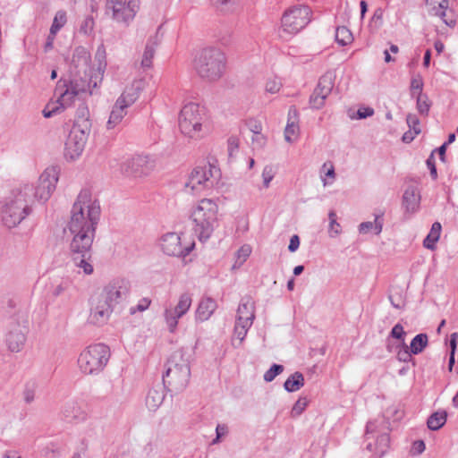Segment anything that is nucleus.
<instances>
[{"label":"nucleus","mask_w":458,"mask_h":458,"mask_svg":"<svg viewBox=\"0 0 458 458\" xmlns=\"http://www.w3.org/2000/svg\"><path fill=\"white\" fill-rule=\"evenodd\" d=\"M130 106L125 104L124 100L117 98L112 107L109 118L106 122V129L113 130L117 127L127 114V108Z\"/></svg>","instance_id":"nucleus-23"},{"label":"nucleus","mask_w":458,"mask_h":458,"mask_svg":"<svg viewBox=\"0 0 458 458\" xmlns=\"http://www.w3.org/2000/svg\"><path fill=\"white\" fill-rule=\"evenodd\" d=\"M358 230L361 234H367L370 232H373L375 234L378 235L383 230V219L381 216H376L374 221L360 223Z\"/></svg>","instance_id":"nucleus-31"},{"label":"nucleus","mask_w":458,"mask_h":458,"mask_svg":"<svg viewBox=\"0 0 458 458\" xmlns=\"http://www.w3.org/2000/svg\"><path fill=\"white\" fill-rule=\"evenodd\" d=\"M55 95L65 109L70 106L73 103L75 98L78 97L64 81L58 82L55 89Z\"/></svg>","instance_id":"nucleus-27"},{"label":"nucleus","mask_w":458,"mask_h":458,"mask_svg":"<svg viewBox=\"0 0 458 458\" xmlns=\"http://www.w3.org/2000/svg\"><path fill=\"white\" fill-rule=\"evenodd\" d=\"M144 87V80L140 78H135L128 85H126L123 93L118 98L124 100L125 104L131 106L138 99Z\"/></svg>","instance_id":"nucleus-21"},{"label":"nucleus","mask_w":458,"mask_h":458,"mask_svg":"<svg viewBox=\"0 0 458 458\" xmlns=\"http://www.w3.org/2000/svg\"><path fill=\"white\" fill-rule=\"evenodd\" d=\"M427 4L435 10V14L439 16L445 15V11L447 8V0H427Z\"/></svg>","instance_id":"nucleus-53"},{"label":"nucleus","mask_w":458,"mask_h":458,"mask_svg":"<svg viewBox=\"0 0 458 458\" xmlns=\"http://www.w3.org/2000/svg\"><path fill=\"white\" fill-rule=\"evenodd\" d=\"M72 255V262L73 265L82 270L84 275L89 276L93 274L94 267L89 260V251L90 249H88L86 251H74L72 248L70 247Z\"/></svg>","instance_id":"nucleus-25"},{"label":"nucleus","mask_w":458,"mask_h":458,"mask_svg":"<svg viewBox=\"0 0 458 458\" xmlns=\"http://www.w3.org/2000/svg\"><path fill=\"white\" fill-rule=\"evenodd\" d=\"M423 80L421 75L417 74L412 77L411 81V91L413 96L422 94Z\"/></svg>","instance_id":"nucleus-55"},{"label":"nucleus","mask_w":458,"mask_h":458,"mask_svg":"<svg viewBox=\"0 0 458 458\" xmlns=\"http://www.w3.org/2000/svg\"><path fill=\"white\" fill-rule=\"evenodd\" d=\"M334 75L331 72L324 74L318 81L317 88L315 89L318 94H322L328 97L334 88Z\"/></svg>","instance_id":"nucleus-38"},{"label":"nucleus","mask_w":458,"mask_h":458,"mask_svg":"<svg viewBox=\"0 0 458 458\" xmlns=\"http://www.w3.org/2000/svg\"><path fill=\"white\" fill-rule=\"evenodd\" d=\"M309 404V400L307 397H300L295 403L293 404L292 410H291V417L292 418H297L300 415L302 414V412L306 410L307 406Z\"/></svg>","instance_id":"nucleus-51"},{"label":"nucleus","mask_w":458,"mask_h":458,"mask_svg":"<svg viewBox=\"0 0 458 458\" xmlns=\"http://www.w3.org/2000/svg\"><path fill=\"white\" fill-rule=\"evenodd\" d=\"M319 177L323 187H328L334 184L336 174L335 172V166L331 162H326L323 164L319 170Z\"/></svg>","instance_id":"nucleus-32"},{"label":"nucleus","mask_w":458,"mask_h":458,"mask_svg":"<svg viewBox=\"0 0 458 458\" xmlns=\"http://www.w3.org/2000/svg\"><path fill=\"white\" fill-rule=\"evenodd\" d=\"M276 174V171L273 165H267L264 166L261 172L262 189L267 190L270 187Z\"/></svg>","instance_id":"nucleus-46"},{"label":"nucleus","mask_w":458,"mask_h":458,"mask_svg":"<svg viewBox=\"0 0 458 458\" xmlns=\"http://www.w3.org/2000/svg\"><path fill=\"white\" fill-rule=\"evenodd\" d=\"M299 135V114L294 106H291L288 110L287 123L284 130V139L287 143L292 144L298 140Z\"/></svg>","instance_id":"nucleus-20"},{"label":"nucleus","mask_w":458,"mask_h":458,"mask_svg":"<svg viewBox=\"0 0 458 458\" xmlns=\"http://www.w3.org/2000/svg\"><path fill=\"white\" fill-rule=\"evenodd\" d=\"M29 334V320L25 317L13 318L4 335V344L7 350L17 353L23 350Z\"/></svg>","instance_id":"nucleus-10"},{"label":"nucleus","mask_w":458,"mask_h":458,"mask_svg":"<svg viewBox=\"0 0 458 458\" xmlns=\"http://www.w3.org/2000/svg\"><path fill=\"white\" fill-rule=\"evenodd\" d=\"M32 191V184H20L1 200L0 222L4 227L15 228L32 213L30 204Z\"/></svg>","instance_id":"nucleus-2"},{"label":"nucleus","mask_w":458,"mask_h":458,"mask_svg":"<svg viewBox=\"0 0 458 458\" xmlns=\"http://www.w3.org/2000/svg\"><path fill=\"white\" fill-rule=\"evenodd\" d=\"M327 98V97H326L322 94H318V91L314 90V92L312 93V95L310 96V106L313 108L320 109L321 107L324 106Z\"/></svg>","instance_id":"nucleus-56"},{"label":"nucleus","mask_w":458,"mask_h":458,"mask_svg":"<svg viewBox=\"0 0 458 458\" xmlns=\"http://www.w3.org/2000/svg\"><path fill=\"white\" fill-rule=\"evenodd\" d=\"M100 216L99 201L90 191L81 190L72 207L68 223V230L72 236L71 248L74 251L83 252L91 249Z\"/></svg>","instance_id":"nucleus-1"},{"label":"nucleus","mask_w":458,"mask_h":458,"mask_svg":"<svg viewBox=\"0 0 458 458\" xmlns=\"http://www.w3.org/2000/svg\"><path fill=\"white\" fill-rule=\"evenodd\" d=\"M155 55V46L154 44L148 43L145 47L142 59H141V66L144 68H150L152 66V60Z\"/></svg>","instance_id":"nucleus-50"},{"label":"nucleus","mask_w":458,"mask_h":458,"mask_svg":"<svg viewBox=\"0 0 458 458\" xmlns=\"http://www.w3.org/2000/svg\"><path fill=\"white\" fill-rule=\"evenodd\" d=\"M403 204L409 213H415L419 210L420 195L415 187H409L405 190L403 197Z\"/></svg>","instance_id":"nucleus-26"},{"label":"nucleus","mask_w":458,"mask_h":458,"mask_svg":"<svg viewBox=\"0 0 458 458\" xmlns=\"http://www.w3.org/2000/svg\"><path fill=\"white\" fill-rule=\"evenodd\" d=\"M192 304V293L189 292L182 293L176 301L171 304L175 310H177L183 316L188 313Z\"/></svg>","instance_id":"nucleus-36"},{"label":"nucleus","mask_w":458,"mask_h":458,"mask_svg":"<svg viewBox=\"0 0 458 458\" xmlns=\"http://www.w3.org/2000/svg\"><path fill=\"white\" fill-rule=\"evenodd\" d=\"M90 63V54L83 47H76L73 51L71 65L78 74L83 72L87 76L89 64Z\"/></svg>","instance_id":"nucleus-22"},{"label":"nucleus","mask_w":458,"mask_h":458,"mask_svg":"<svg viewBox=\"0 0 458 458\" xmlns=\"http://www.w3.org/2000/svg\"><path fill=\"white\" fill-rule=\"evenodd\" d=\"M441 229H442V226H441L440 223L435 222L432 225L428 234L427 235V237L425 238V240L423 242V246L426 249H428L431 250L436 249V243L439 240V237L441 234Z\"/></svg>","instance_id":"nucleus-37"},{"label":"nucleus","mask_w":458,"mask_h":458,"mask_svg":"<svg viewBox=\"0 0 458 458\" xmlns=\"http://www.w3.org/2000/svg\"><path fill=\"white\" fill-rule=\"evenodd\" d=\"M56 35L57 33H53V31L49 30V33L47 36L46 41L43 46L45 53H48L54 49Z\"/></svg>","instance_id":"nucleus-63"},{"label":"nucleus","mask_w":458,"mask_h":458,"mask_svg":"<svg viewBox=\"0 0 458 458\" xmlns=\"http://www.w3.org/2000/svg\"><path fill=\"white\" fill-rule=\"evenodd\" d=\"M113 310L114 309L111 306L95 294L90 299L88 323L92 326L102 327L108 322Z\"/></svg>","instance_id":"nucleus-18"},{"label":"nucleus","mask_w":458,"mask_h":458,"mask_svg":"<svg viewBox=\"0 0 458 458\" xmlns=\"http://www.w3.org/2000/svg\"><path fill=\"white\" fill-rule=\"evenodd\" d=\"M83 121L90 123L89 111L86 106L81 105L77 109V116L74 123H82Z\"/></svg>","instance_id":"nucleus-60"},{"label":"nucleus","mask_w":458,"mask_h":458,"mask_svg":"<svg viewBox=\"0 0 458 458\" xmlns=\"http://www.w3.org/2000/svg\"><path fill=\"white\" fill-rule=\"evenodd\" d=\"M329 225L328 235L331 238H335L341 233V225L337 222V216L335 211H330L328 214Z\"/></svg>","instance_id":"nucleus-47"},{"label":"nucleus","mask_w":458,"mask_h":458,"mask_svg":"<svg viewBox=\"0 0 458 458\" xmlns=\"http://www.w3.org/2000/svg\"><path fill=\"white\" fill-rule=\"evenodd\" d=\"M221 176L220 169L216 165L208 163L196 166L189 174L184 184L186 193L198 195L208 191L217 184Z\"/></svg>","instance_id":"nucleus-8"},{"label":"nucleus","mask_w":458,"mask_h":458,"mask_svg":"<svg viewBox=\"0 0 458 458\" xmlns=\"http://www.w3.org/2000/svg\"><path fill=\"white\" fill-rule=\"evenodd\" d=\"M193 65L199 77L208 81H216L225 73L226 56L219 47H206L196 54Z\"/></svg>","instance_id":"nucleus-3"},{"label":"nucleus","mask_w":458,"mask_h":458,"mask_svg":"<svg viewBox=\"0 0 458 458\" xmlns=\"http://www.w3.org/2000/svg\"><path fill=\"white\" fill-rule=\"evenodd\" d=\"M90 130L91 123L83 121L73 123L64 144V155L66 160L74 161L81 156Z\"/></svg>","instance_id":"nucleus-9"},{"label":"nucleus","mask_w":458,"mask_h":458,"mask_svg":"<svg viewBox=\"0 0 458 458\" xmlns=\"http://www.w3.org/2000/svg\"><path fill=\"white\" fill-rule=\"evenodd\" d=\"M304 385V377L301 373L295 372L284 382V388L288 392H296Z\"/></svg>","instance_id":"nucleus-42"},{"label":"nucleus","mask_w":458,"mask_h":458,"mask_svg":"<svg viewBox=\"0 0 458 458\" xmlns=\"http://www.w3.org/2000/svg\"><path fill=\"white\" fill-rule=\"evenodd\" d=\"M411 355H413L408 345L405 343L401 344L400 349L397 351L396 358L398 360L403 362H409L411 359Z\"/></svg>","instance_id":"nucleus-57"},{"label":"nucleus","mask_w":458,"mask_h":458,"mask_svg":"<svg viewBox=\"0 0 458 458\" xmlns=\"http://www.w3.org/2000/svg\"><path fill=\"white\" fill-rule=\"evenodd\" d=\"M311 10L307 5H295L287 9L281 19L283 32L297 34L311 21Z\"/></svg>","instance_id":"nucleus-11"},{"label":"nucleus","mask_w":458,"mask_h":458,"mask_svg":"<svg viewBox=\"0 0 458 458\" xmlns=\"http://www.w3.org/2000/svg\"><path fill=\"white\" fill-rule=\"evenodd\" d=\"M163 317L168 331L174 333L177 328L179 319L182 318L183 315L170 304L165 309Z\"/></svg>","instance_id":"nucleus-30"},{"label":"nucleus","mask_w":458,"mask_h":458,"mask_svg":"<svg viewBox=\"0 0 458 458\" xmlns=\"http://www.w3.org/2000/svg\"><path fill=\"white\" fill-rule=\"evenodd\" d=\"M405 335L406 332L401 324H396L391 330V336L401 341V344L405 343Z\"/></svg>","instance_id":"nucleus-62"},{"label":"nucleus","mask_w":458,"mask_h":458,"mask_svg":"<svg viewBox=\"0 0 458 458\" xmlns=\"http://www.w3.org/2000/svg\"><path fill=\"white\" fill-rule=\"evenodd\" d=\"M430 107L428 98L425 94L417 95V108L421 114H427Z\"/></svg>","instance_id":"nucleus-54"},{"label":"nucleus","mask_w":458,"mask_h":458,"mask_svg":"<svg viewBox=\"0 0 458 458\" xmlns=\"http://www.w3.org/2000/svg\"><path fill=\"white\" fill-rule=\"evenodd\" d=\"M63 414L68 420L84 419L85 414L81 408L73 402L68 403L63 409Z\"/></svg>","instance_id":"nucleus-39"},{"label":"nucleus","mask_w":458,"mask_h":458,"mask_svg":"<svg viewBox=\"0 0 458 458\" xmlns=\"http://www.w3.org/2000/svg\"><path fill=\"white\" fill-rule=\"evenodd\" d=\"M151 301L148 298H142L139 301L137 306L135 308L131 309V313L133 314L136 311H144L148 309Z\"/></svg>","instance_id":"nucleus-64"},{"label":"nucleus","mask_w":458,"mask_h":458,"mask_svg":"<svg viewBox=\"0 0 458 458\" xmlns=\"http://www.w3.org/2000/svg\"><path fill=\"white\" fill-rule=\"evenodd\" d=\"M110 349L105 344H92L79 354L77 366L86 376H96L104 370L110 359Z\"/></svg>","instance_id":"nucleus-7"},{"label":"nucleus","mask_w":458,"mask_h":458,"mask_svg":"<svg viewBox=\"0 0 458 458\" xmlns=\"http://www.w3.org/2000/svg\"><path fill=\"white\" fill-rule=\"evenodd\" d=\"M161 250L167 256L185 257L194 249L193 239H186L184 233H166L160 238Z\"/></svg>","instance_id":"nucleus-13"},{"label":"nucleus","mask_w":458,"mask_h":458,"mask_svg":"<svg viewBox=\"0 0 458 458\" xmlns=\"http://www.w3.org/2000/svg\"><path fill=\"white\" fill-rule=\"evenodd\" d=\"M94 19L90 16H87L81 21L79 31L81 34L89 36L94 31Z\"/></svg>","instance_id":"nucleus-52"},{"label":"nucleus","mask_w":458,"mask_h":458,"mask_svg":"<svg viewBox=\"0 0 458 458\" xmlns=\"http://www.w3.org/2000/svg\"><path fill=\"white\" fill-rule=\"evenodd\" d=\"M240 146V139L237 136H231L227 140V150L230 157L237 154Z\"/></svg>","instance_id":"nucleus-59"},{"label":"nucleus","mask_w":458,"mask_h":458,"mask_svg":"<svg viewBox=\"0 0 458 458\" xmlns=\"http://www.w3.org/2000/svg\"><path fill=\"white\" fill-rule=\"evenodd\" d=\"M165 393L162 387L151 388L146 396V406L150 411H156L163 403Z\"/></svg>","instance_id":"nucleus-29"},{"label":"nucleus","mask_w":458,"mask_h":458,"mask_svg":"<svg viewBox=\"0 0 458 458\" xmlns=\"http://www.w3.org/2000/svg\"><path fill=\"white\" fill-rule=\"evenodd\" d=\"M284 370V367L282 365L274 364L266 373L264 374V380L267 382H271L274 378L282 373Z\"/></svg>","instance_id":"nucleus-58"},{"label":"nucleus","mask_w":458,"mask_h":458,"mask_svg":"<svg viewBox=\"0 0 458 458\" xmlns=\"http://www.w3.org/2000/svg\"><path fill=\"white\" fill-rule=\"evenodd\" d=\"M211 5L222 13H233L241 3V0H209Z\"/></svg>","instance_id":"nucleus-33"},{"label":"nucleus","mask_w":458,"mask_h":458,"mask_svg":"<svg viewBox=\"0 0 458 458\" xmlns=\"http://www.w3.org/2000/svg\"><path fill=\"white\" fill-rule=\"evenodd\" d=\"M178 125L181 133L191 140H200L208 133L205 110L196 103L183 106L179 114Z\"/></svg>","instance_id":"nucleus-4"},{"label":"nucleus","mask_w":458,"mask_h":458,"mask_svg":"<svg viewBox=\"0 0 458 458\" xmlns=\"http://www.w3.org/2000/svg\"><path fill=\"white\" fill-rule=\"evenodd\" d=\"M127 293L126 283L123 279H115L107 284L96 295L105 301L113 309Z\"/></svg>","instance_id":"nucleus-19"},{"label":"nucleus","mask_w":458,"mask_h":458,"mask_svg":"<svg viewBox=\"0 0 458 458\" xmlns=\"http://www.w3.org/2000/svg\"><path fill=\"white\" fill-rule=\"evenodd\" d=\"M335 40L341 46H348L352 43L353 36L348 28L341 26L335 30Z\"/></svg>","instance_id":"nucleus-44"},{"label":"nucleus","mask_w":458,"mask_h":458,"mask_svg":"<svg viewBox=\"0 0 458 458\" xmlns=\"http://www.w3.org/2000/svg\"><path fill=\"white\" fill-rule=\"evenodd\" d=\"M140 0H106V14L117 23L128 25L140 10Z\"/></svg>","instance_id":"nucleus-12"},{"label":"nucleus","mask_w":458,"mask_h":458,"mask_svg":"<svg viewBox=\"0 0 458 458\" xmlns=\"http://www.w3.org/2000/svg\"><path fill=\"white\" fill-rule=\"evenodd\" d=\"M106 49L100 44L94 54V58L89 64L87 76L90 78V84L93 88H98L103 81L107 66Z\"/></svg>","instance_id":"nucleus-16"},{"label":"nucleus","mask_w":458,"mask_h":458,"mask_svg":"<svg viewBox=\"0 0 458 458\" xmlns=\"http://www.w3.org/2000/svg\"><path fill=\"white\" fill-rule=\"evenodd\" d=\"M406 122L410 129L414 131V134H419L420 132V121L415 114H409L406 117Z\"/></svg>","instance_id":"nucleus-61"},{"label":"nucleus","mask_w":458,"mask_h":458,"mask_svg":"<svg viewBox=\"0 0 458 458\" xmlns=\"http://www.w3.org/2000/svg\"><path fill=\"white\" fill-rule=\"evenodd\" d=\"M106 49L100 44L94 54V58L89 64L87 76L90 78V84L93 88H98L103 81L107 66Z\"/></svg>","instance_id":"nucleus-17"},{"label":"nucleus","mask_w":458,"mask_h":458,"mask_svg":"<svg viewBox=\"0 0 458 458\" xmlns=\"http://www.w3.org/2000/svg\"><path fill=\"white\" fill-rule=\"evenodd\" d=\"M59 180V169L56 166L47 167L39 175L37 186H33L31 199L46 203L55 191Z\"/></svg>","instance_id":"nucleus-14"},{"label":"nucleus","mask_w":458,"mask_h":458,"mask_svg":"<svg viewBox=\"0 0 458 458\" xmlns=\"http://www.w3.org/2000/svg\"><path fill=\"white\" fill-rule=\"evenodd\" d=\"M390 445V437L387 434L379 436L377 439V445L375 447V453L378 456H383L388 450Z\"/></svg>","instance_id":"nucleus-48"},{"label":"nucleus","mask_w":458,"mask_h":458,"mask_svg":"<svg viewBox=\"0 0 458 458\" xmlns=\"http://www.w3.org/2000/svg\"><path fill=\"white\" fill-rule=\"evenodd\" d=\"M149 163L148 156H135L125 163L126 172L138 175L146 173L145 166Z\"/></svg>","instance_id":"nucleus-28"},{"label":"nucleus","mask_w":458,"mask_h":458,"mask_svg":"<svg viewBox=\"0 0 458 458\" xmlns=\"http://www.w3.org/2000/svg\"><path fill=\"white\" fill-rule=\"evenodd\" d=\"M255 318L254 304L250 301L242 302L237 310L233 344L239 346L244 340Z\"/></svg>","instance_id":"nucleus-15"},{"label":"nucleus","mask_w":458,"mask_h":458,"mask_svg":"<svg viewBox=\"0 0 458 458\" xmlns=\"http://www.w3.org/2000/svg\"><path fill=\"white\" fill-rule=\"evenodd\" d=\"M447 413L445 411L434 412L428 420V427L431 430L441 428L446 422Z\"/></svg>","instance_id":"nucleus-41"},{"label":"nucleus","mask_w":458,"mask_h":458,"mask_svg":"<svg viewBox=\"0 0 458 458\" xmlns=\"http://www.w3.org/2000/svg\"><path fill=\"white\" fill-rule=\"evenodd\" d=\"M216 302L209 297L202 298L195 311V320L197 322H204L208 320L216 310Z\"/></svg>","instance_id":"nucleus-24"},{"label":"nucleus","mask_w":458,"mask_h":458,"mask_svg":"<svg viewBox=\"0 0 458 458\" xmlns=\"http://www.w3.org/2000/svg\"><path fill=\"white\" fill-rule=\"evenodd\" d=\"M190 377L189 357L182 350L175 351L167 360L164 383L170 392L179 393L186 388Z\"/></svg>","instance_id":"nucleus-6"},{"label":"nucleus","mask_w":458,"mask_h":458,"mask_svg":"<svg viewBox=\"0 0 458 458\" xmlns=\"http://www.w3.org/2000/svg\"><path fill=\"white\" fill-rule=\"evenodd\" d=\"M67 85L76 93L77 96H80L83 93H89V95H92L93 89H96L93 88V85L90 84V78H88V81L74 78Z\"/></svg>","instance_id":"nucleus-35"},{"label":"nucleus","mask_w":458,"mask_h":458,"mask_svg":"<svg viewBox=\"0 0 458 458\" xmlns=\"http://www.w3.org/2000/svg\"><path fill=\"white\" fill-rule=\"evenodd\" d=\"M282 86L283 84L279 78L270 77L265 82V92L271 95L277 94L282 89Z\"/></svg>","instance_id":"nucleus-49"},{"label":"nucleus","mask_w":458,"mask_h":458,"mask_svg":"<svg viewBox=\"0 0 458 458\" xmlns=\"http://www.w3.org/2000/svg\"><path fill=\"white\" fill-rule=\"evenodd\" d=\"M252 252V248L250 244H243L241 246L234 254V261L232 265L231 270L236 271L247 261Z\"/></svg>","instance_id":"nucleus-34"},{"label":"nucleus","mask_w":458,"mask_h":458,"mask_svg":"<svg viewBox=\"0 0 458 458\" xmlns=\"http://www.w3.org/2000/svg\"><path fill=\"white\" fill-rule=\"evenodd\" d=\"M218 205L211 199H200L192 208L191 220L200 242L208 241L217 225Z\"/></svg>","instance_id":"nucleus-5"},{"label":"nucleus","mask_w":458,"mask_h":458,"mask_svg":"<svg viewBox=\"0 0 458 458\" xmlns=\"http://www.w3.org/2000/svg\"><path fill=\"white\" fill-rule=\"evenodd\" d=\"M67 21V12L64 10H58L54 15L49 30H52L53 33H58L65 26Z\"/></svg>","instance_id":"nucleus-43"},{"label":"nucleus","mask_w":458,"mask_h":458,"mask_svg":"<svg viewBox=\"0 0 458 458\" xmlns=\"http://www.w3.org/2000/svg\"><path fill=\"white\" fill-rule=\"evenodd\" d=\"M428 343V335L426 334H419L411 340L408 348L413 355H417L423 352V350L427 347Z\"/></svg>","instance_id":"nucleus-40"},{"label":"nucleus","mask_w":458,"mask_h":458,"mask_svg":"<svg viewBox=\"0 0 458 458\" xmlns=\"http://www.w3.org/2000/svg\"><path fill=\"white\" fill-rule=\"evenodd\" d=\"M65 110V107L57 98L56 100L49 101L42 111L44 117L50 118L55 114H61Z\"/></svg>","instance_id":"nucleus-45"}]
</instances>
